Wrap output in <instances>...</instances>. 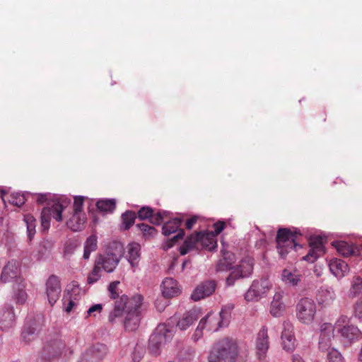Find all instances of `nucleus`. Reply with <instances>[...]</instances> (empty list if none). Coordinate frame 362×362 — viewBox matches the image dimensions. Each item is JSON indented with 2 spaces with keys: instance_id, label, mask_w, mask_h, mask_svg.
<instances>
[{
  "instance_id": "33",
  "label": "nucleus",
  "mask_w": 362,
  "mask_h": 362,
  "mask_svg": "<svg viewBox=\"0 0 362 362\" xmlns=\"http://www.w3.org/2000/svg\"><path fill=\"white\" fill-rule=\"evenodd\" d=\"M14 321L15 314L12 308L8 307L2 311L0 315V324L2 327L7 328L12 326Z\"/></svg>"
},
{
  "instance_id": "64",
  "label": "nucleus",
  "mask_w": 362,
  "mask_h": 362,
  "mask_svg": "<svg viewBox=\"0 0 362 362\" xmlns=\"http://www.w3.org/2000/svg\"><path fill=\"white\" fill-rule=\"evenodd\" d=\"M73 286H74V288H73V289H72V290H73V291H74V292H78V291H79V290H80L78 285H75V284H74Z\"/></svg>"
},
{
  "instance_id": "17",
  "label": "nucleus",
  "mask_w": 362,
  "mask_h": 362,
  "mask_svg": "<svg viewBox=\"0 0 362 362\" xmlns=\"http://www.w3.org/2000/svg\"><path fill=\"white\" fill-rule=\"evenodd\" d=\"M202 312L199 308H193L185 312L178 318L176 324L177 327L182 331L187 329L198 320Z\"/></svg>"
},
{
  "instance_id": "60",
  "label": "nucleus",
  "mask_w": 362,
  "mask_h": 362,
  "mask_svg": "<svg viewBox=\"0 0 362 362\" xmlns=\"http://www.w3.org/2000/svg\"><path fill=\"white\" fill-rule=\"evenodd\" d=\"M197 216H193V217L189 218L186 222L187 228L191 229L193 227V226L194 225V223L197 222Z\"/></svg>"
},
{
  "instance_id": "14",
  "label": "nucleus",
  "mask_w": 362,
  "mask_h": 362,
  "mask_svg": "<svg viewBox=\"0 0 362 362\" xmlns=\"http://www.w3.org/2000/svg\"><path fill=\"white\" fill-rule=\"evenodd\" d=\"M45 286L48 301L51 305H53L59 298L62 291L61 280L59 276L51 275L47 279Z\"/></svg>"
},
{
  "instance_id": "2",
  "label": "nucleus",
  "mask_w": 362,
  "mask_h": 362,
  "mask_svg": "<svg viewBox=\"0 0 362 362\" xmlns=\"http://www.w3.org/2000/svg\"><path fill=\"white\" fill-rule=\"evenodd\" d=\"M216 247V237L209 231L200 232L191 235L185 240L183 245L180 247V252L184 255L190 250L203 248L211 250Z\"/></svg>"
},
{
  "instance_id": "30",
  "label": "nucleus",
  "mask_w": 362,
  "mask_h": 362,
  "mask_svg": "<svg viewBox=\"0 0 362 362\" xmlns=\"http://www.w3.org/2000/svg\"><path fill=\"white\" fill-rule=\"evenodd\" d=\"M92 358L93 362H100L107 354V348L105 344H97L86 350Z\"/></svg>"
},
{
  "instance_id": "40",
  "label": "nucleus",
  "mask_w": 362,
  "mask_h": 362,
  "mask_svg": "<svg viewBox=\"0 0 362 362\" xmlns=\"http://www.w3.org/2000/svg\"><path fill=\"white\" fill-rule=\"evenodd\" d=\"M352 317L362 323V298H358L352 306Z\"/></svg>"
},
{
  "instance_id": "19",
  "label": "nucleus",
  "mask_w": 362,
  "mask_h": 362,
  "mask_svg": "<svg viewBox=\"0 0 362 362\" xmlns=\"http://www.w3.org/2000/svg\"><path fill=\"white\" fill-rule=\"evenodd\" d=\"M216 289V284L213 281H206L197 285L191 294V298L198 301L211 296Z\"/></svg>"
},
{
  "instance_id": "46",
  "label": "nucleus",
  "mask_w": 362,
  "mask_h": 362,
  "mask_svg": "<svg viewBox=\"0 0 362 362\" xmlns=\"http://www.w3.org/2000/svg\"><path fill=\"white\" fill-rule=\"evenodd\" d=\"M328 362H344L341 353L336 349H331L327 353Z\"/></svg>"
},
{
  "instance_id": "21",
  "label": "nucleus",
  "mask_w": 362,
  "mask_h": 362,
  "mask_svg": "<svg viewBox=\"0 0 362 362\" xmlns=\"http://www.w3.org/2000/svg\"><path fill=\"white\" fill-rule=\"evenodd\" d=\"M160 288L164 298H173L181 293V286L175 279L171 277L165 278L163 281Z\"/></svg>"
},
{
  "instance_id": "35",
  "label": "nucleus",
  "mask_w": 362,
  "mask_h": 362,
  "mask_svg": "<svg viewBox=\"0 0 362 362\" xmlns=\"http://www.w3.org/2000/svg\"><path fill=\"white\" fill-rule=\"evenodd\" d=\"M1 199L4 202L8 200L11 204L17 206H22L26 199L25 194L19 192L11 193L9 198H7L4 190H1Z\"/></svg>"
},
{
  "instance_id": "48",
  "label": "nucleus",
  "mask_w": 362,
  "mask_h": 362,
  "mask_svg": "<svg viewBox=\"0 0 362 362\" xmlns=\"http://www.w3.org/2000/svg\"><path fill=\"white\" fill-rule=\"evenodd\" d=\"M78 298L76 297L74 298H64V310L67 313H69L76 305H77Z\"/></svg>"
},
{
  "instance_id": "42",
  "label": "nucleus",
  "mask_w": 362,
  "mask_h": 362,
  "mask_svg": "<svg viewBox=\"0 0 362 362\" xmlns=\"http://www.w3.org/2000/svg\"><path fill=\"white\" fill-rule=\"evenodd\" d=\"M351 325L350 318L347 315H341L337 319L334 326L333 327L337 332H339L340 329L346 327V326H350Z\"/></svg>"
},
{
  "instance_id": "49",
  "label": "nucleus",
  "mask_w": 362,
  "mask_h": 362,
  "mask_svg": "<svg viewBox=\"0 0 362 362\" xmlns=\"http://www.w3.org/2000/svg\"><path fill=\"white\" fill-rule=\"evenodd\" d=\"M84 197L77 196L74 197L73 211L72 212H84L83 210Z\"/></svg>"
},
{
  "instance_id": "27",
  "label": "nucleus",
  "mask_w": 362,
  "mask_h": 362,
  "mask_svg": "<svg viewBox=\"0 0 362 362\" xmlns=\"http://www.w3.org/2000/svg\"><path fill=\"white\" fill-rule=\"evenodd\" d=\"M141 246L136 243H129L127 247L126 258L132 268L138 267L140 256Z\"/></svg>"
},
{
  "instance_id": "36",
  "label": "nucleus",
  "mask_w": 362,
  "mask_h": 362,
  "mask_svg": "<svg viewBox=\"0 0 362 362\" xmlns=\"http://www.w3.org/2000/svg\"><path fill=\"white\" fill-rule=\"evenodd\" d=\"M97 247V237L94 235L88 237L84 244L83 259H89L90 253L96 250Z\"/></svg>"
},
{
  "instance_id": "57",
  "label": "nucleus",
  "mask_w": 362,
  "mask_h": 362,
  "mask_svg": "<svg viewBox=\"0 0 362 362\" xmlns=\"http://www.w3.org/2000/svg\"><path fill=\"white\" fill-rule=\"evenodd\" d=\"M185 235V232L182 229H180L178 230V233L176 235H175L169 242L168 243V248L169 247H173V245H174V243L175 240H177V239H181L183 238Z\"/></svg>"
},
{
  "instance_id": "53",
  "label": "nucleus",
  "mask_w": 362,
  "mask_h": 362,
  "mask_svg": "<svg viewBox=\"0 0 362 362\" xmlns=\"http://www.w3.org/2000/svg\"><path fill=\"white\" fill-rule=\"evenodd\" d=\"M119 284V281H113V282L110 284V285L108 286V290H109V292L110 293V297L112 298L115 299L117 297H118V296H119V293H118V285Z\"/></svg>"
},
{
  "instance_id": "59",
  "label": "nucleus",
  "mask_w": 362,
  "mask_h": 362,
  "mask_svg": "<svg viewBox=\"0 0 362 362\" xmlns=\"http://www.w3.org/2000/svg\"><path fill=\"white\" fill-rule=\"evenodd\" d=\"M34 333V332L32 330V329H29V330H27V329H24L23 332H22V337L23 338L24 340L25 341H28L30 340V335H33Z\"/></svg>"
},
{
  "instance_id": "12",
  "label": "nucleus",
  "mask_w": 362,
  "mask_h": 362,
  "mask_svg": "<svg viewBox=\"0 0 362 362\" xmlns=\"http://www.w3.org/2000/svg\"><path fill=\"white\" fill-rule=\"evenodd\" d=\"M334 337V328L331 323L324 322L320 327V336L318 346L319 349L322 351L327 353L331 349H334L332 345V339Z\"/></svg>"
},
{
  "instance_id": "13",
  "label": "nucleus",
  "mask_w": 362,
  "mask_h": 362,
  "mask_svg": "<svg viewBox=\"0 0 362 362\" xmlns=\"http://www.w3.org/2000/svg\"><path fill=\"white\" fill-rule=\"evenodd\" d=\"M143 303V297L140 294H136L133 296L129 300L127 303V305L124 307L120 306L119 305L117 304L115 306V310L113 312L110 314L109 318L111 322L113 321L114 317L119 316L122 311L125 310L126 312L129 310L135 311L136 313H140L139 309L142 305Z\"/></svg>"
},
{
  "instance_id": "37",
  "label": "nucleus",
  "mask_w": 362,
  "mask_h": 362,
  "mask_svg": "<svg viewBox=\"0 0 362 362\" xmlns=\"http://www.w3.org/2000/svg\"><path fill=\"white\" fill-rule=\"evenodd\" d=\"M182 220L180 218H175L165 223L163 226V233L169 235L177 230L181 225Z\"/></svg>"
},
{
  "instance_id": "26",
  "label": "nucleus",
  "mask_w": 362,
  "mask_h": 362,
  "mask_svg": "<svg viewBox=\"0 0 362 362\" xmlns=\"http://www.w3.org/2000/svg\"><path fill=\"white\" fill-rule=\"evenodd\" d=\"M318 304L327 308L333 304L336 299V293L331 287L321 288L317 296Z\"/></svg>"
},
{
  "instance_id": "58",
  "label": "nucleus",
  "mask_w": 362,
  "mask_h": 362,
  "mask_svg": "<svg viewBox=\"0 0 362 362\" xmlns=\"http://www.w3.org/2000/svg\"><path fill=\"white\" fill-rule=\"evenodd\" d=\"M78 362H93L92 358L87 354V352L85 351L81 355L79 360Z\"/></svg>"
},
{
  "instance_id": "28",
  "label": "nucleus",
  "mask_w": 362,
  "mask_h": 362,
  "mask_svg": "<svg viewBox=\"0 0 362 362\" xmlns=\"http://www.w3.org/2000/svg\"><path fill=\"white\" fill-rule=\"evenodd\" d=\"M332 245L341 255L347 257L351 255H358V249L353 245L343 240H336L332 242Z\"/></svg>"
},
{
  "instance_id": "38",
  "label": "nucleus",
  "mask_w": 362,
  "mask_h": 362,
  "mask_svg": "<svg viewBox=\"0 0 362 362\" xmlns=\"http://www.w3.org/2000/svg\"><path fill=\"white\" fill-rule=\"evenodd\" d=\"M116 202L114 199H100L97 202V208L104 212H112L115 209Z\"/></svg>"
},
{
  "instance_id": "56",
  "label": "nucleus",
  "mask_w": 362,
  "mask_h": 362,
  "mask_svg": "<svg viewBox=\"0 0 362 362\" xmlns=\"http://www.w3.org/2000/svg\"><path fill=\"white\" fill-rule=\"evenodd\" d=\"M166 305L167 301L162 298H158L155 302V306L159 312L163 311Z\"/></svg>"
},
{
  "instance_id": "20",
  "label": "nucleus",
  "mask_w": 362,
  "mask_h": 362,
  "mask_svg": "<svg viewBox=\"0 0 362 362\" xmlns=\"http://www.w3.org/2000/svg\"><path fill=\"white\" fill-rule=\"evenodd\" d=\"M337 332L340 334L344 343L349 346L358 341L361 337V330L354 325L343 327Z\"/></svg>"
},
{
  "instance_id": "45",
  "label": "nucleus",
  "mask_w": 362,
  "mask_h": 362,
  "mask_svg": "<svg viewBox=\"0 0 362 362\" xmlns=\"http://www.w3.org/2000/svg\"><path fill=\"white\" fill-rule=\"evenodd\" d=\"M145 354V348L143 345L137 344L132 355L133 362H139Z\"/></svg>"
},
{
  "instance_id": "3",
  "label": "nucleus",
  "mask_w": 362,
  "mask_h": 362,
  "mask_svg": "<svg viewBox=\"0 0 362 362\" xmlns=\"http://www.w3.org/2000/svg\"><path fill=\"white\" fill-rule=\"evenodd\" d=\"M232 308L230 306H224L218 314L209 312L201 318L199 325H202L206 332H217L220 328L227 327L229 325Z\"/></svg>"
},
{
  "instance_id": "32",
  "label": "nucleus",
  "mask_w": 362,
  "mask_h": 362,
  "mask_svg": "<svg viewBox=\"0 0 362 362\" xmlns=\"http://www.w3.org/2000/svg\"><path fill=\"white\" fill-rule=\"evenodd\" d=\"M127 313V315L124 320V327L127 330L134 331L136 330L140 322V313L135 311L129 310Z\"/></svg>"
},
{
  "instance_id": "11",
  "label": "nucleus",
  "mask_w": 362,
  "mask_h": 362,
  "mask_svg": "<svg viewBox=\"0 0 362 362\" xmlns=\"http://www.w3.org/2000/svg\"><path fill=\"white\" fill-rule=\"evenodd\" d=\"M255 354L258 360L265 361L269 348L268 329L266 326H263L258 332L255 339Z\"/></svg>"
},
{
  "instance_id": "62",
  "label": "nucleus",
  "mask_w": 362,
  "mask_h": 362,
  "mask_svg": "<svg viewBox=\"0 0 362 362\" xmlns=\"http://www.w3.org/2000/svg\"><path fill=\"white\" fill-rule=\"evenodd\" d=\"M358 361L359 362H362V342H361V348H360V350H359V352L358 354Z\"/></svg>"
},
{
  "instance_id": "31",
  "label": "nucleus",
  "mask_w": 362,
  "mask_h": 362,
  "mask_svg": "<svg viewBox=\"0 0 362 362\" xmlns=\"http://www.w3.org/2000/svg\"><path fill=\"white\" fill-rule=\"evenodd\" d=\"M361 294H362V278L359 276H354L351 280L347 296L350 299H354Z\"/></svg>"
},
{
  "instance_id": "24",
  "label": "nucleus",
  "mask_w": 362,
  "mask_h": 362,
  "mask_svg": "<svg viewBox=\"0 0 362 362\" xmlns=\"http://www.w3.org/2000/svg\"><path fill=\"white\" fill-rule=\"evenodd\" d=\"M167 215L168 212L166 211H158L153 214L152 209L148 206L142 207L138 212V216L140 219L150 218L151 223L154 225L160 224Z\"/></svg>"
},
{
  "instance_id": "63",
  "label": "nucleus",
  "mask_w": 362,
  "mask_h": 362,
  "mask_svg": "<svg viewBox=\"0 0 362 362\" xmlns=\"http://www.w3.org/2000/svg\"><path fill=\"white\" fill-rule=\"evenodd\" d=\"M314 272L315 273V274L317 276H320L322 275V271L321 269H318L317 268V266L315 267V269L314 270Z\"/></svg>"
},
{
  "instance_id": "9",
  "label": "nucleus",
  "mask_w": 362,
  "mask_h": 362,
  "mask_svg": "<svg viewBox=\"0 0 362 362\" xmlns=\"http://www.w3.org/2000/svg\"><path fill=\"white\" fill-rule=\"evenodd\" d=\"M272 288V283L268 279H261L254 281L250 288L245 294L247 301L257 300L264 297Z\"/></svg>"
},
{
  "instance_id": "1",
  "label": "nucleus",
  "mask_w": 362,
  "mask_h": 362,
  "mask_svg": "<svg viewBox=\"0 0 362 362\" xmlns=\"http://www.w3.org/2000/svg\"><path fill=\"white\" fill-rule=\"evenodd\" d=\"M238 355L236 342L232 339L223 338L213 345L208 356V362H235Z\"/></svg>"
},
{
  "instance_id": "43",
  "label": "nucleus",
  "mask_w": 362,
  "mask_h": 362,
  "mask_svg": "<svg viewBox=\"0 0 362 362\" xmlns=\"http://www.w3.org/2000/svg\"><path fill=\"white\" fill-rule=\"evenodd\" d=\"M122 220L123 223L124 224V228L128 229L130 226H132L136 218V214L134 212L128 211L122 214Z\"/></svg>"
},
{
  "instance_id": "25",
  "label": "nucleus",
  "mask_w": 362,
  "mask_h": 362,
  "mask_svg": "<svg viewBox=\"0 0 362 362\" xmlns=\"http://www.w3.org/2000/svg\"><path fill=\"white\" fill-rule=\"evenodd\" d=\"M19 262L16 259H11L7 262L2 269L1 281L4 283L15 279L18 274Z\"/></svg>"
},
{
  "instance_id": "39",
  "label": "nucleus",
  "mask_w": 362,
  "mask_h": 362,
  "mask_svg": "<svg viewBox=\"0 0 362 362\" xmlns=\"http://www.w3.org/2000/svg\"><path fill=\"white\" fill-rule=\"evenodd\" d=\"M24 221L27 226L28 236L30 240H32L35 233L36 220L33 216L30 214L25 215Z\"/></svg>"
},
{
  "instance_id": "7",
  "label": "nucleus",
  "mask_w": 362,
  "mask_h": 362,
  "mask_svg": "<svg viewBox=\"0 0 362 362\" xmlns=\"http://www.w3.org/2000/svg\"><path fill=\"white\" fill-rule=\"evenodd\" d=\"M174 335L173 327L165 324L159 325L149 339V348L153 354H157L161 346L172 339Z\"/></svg>"
},
{
  "instance_id": "61",
  "label": "nucleus",
  "mask_w": 362,
  "mask_h": 362,
  "mask_svg": "<svg viewBox=\"0 0 362 362\" xmlns=\"http://www.w3.org/2000/svg\"><path fill=\"white\" fill-rule=\"evenodd\" d=\"M293 362H304L302 357L298 354H295L293 356Z\"/></svg>"
},
{
  "instance_id": "8",
  "label": "nucleus",
  "mask_w": 362,
  "mask_h": 362,
  "mask_svg": "<svg viewBox=\"0 0 362 362\" xmlns=\"http://www.w3.org/2000/svg\"><path fill=\"white\" fill-rule=\"evenodd\" d=\"M276 248L281 258L293 249L297 250L300 245L296 243V235L288 229H279L276 236Z\"/></svg>"
},
{
  "instance_id": "23",
  "label": "nucleus",
  "mask_w": 362,
  "mask_h": 362,
  "mask_svg": "<svg viewBox=\"0 0 362 362\" xmlns=\"http://www.w3.org/2000/svg\"><path fill=\"white\" fill-rule=\"evenodd\" d=\"M86 216L85 212H72L66 218L67 227L73 231H80L85 227Z\"/></svg>"
},
{
  "instance_id": "51",
  "label": "nucleus",
  "mask_w": 362,
  "mask_h": 362,
  "mask_svg": "<svg viewBox=\"0 0 362 362\" xmlns=\"http://www.w3.org/2000/svg\"><path fill=\"white\" fill-rule=\"evenodd\" d=\"M103 310V305L101 303L95 304L90 306L87 310L86 317L94 316L95 317L98 313H100Z\"/></svg>"
},
{
  "instance_id": "54",
  "label": "nucleus",
  "mask_w": 362,
  "mask_h": 362,
  "mask_svg": "<svg viewBox=\"0 0 362 362\" xmlns=\"http://www.w3.org/2000/svg\"><path fill=\"white\" fill-rule=\"evenodd\" d=\"M76 245L73 243H66L64 247L63 254L65 257L70 256L76 249Z\"/></svg>"
},
{
  "instance_id": "47",
  "label": "nucleus",
  "mask_w": 362,
  "mask_h": 362,
  "mask_svg": "<svg viewBox=\"0 0 362 362\" xmlns=\"http://www.w3.org/2000/svg\"><path fill=\"white\" fill-rule=\"evenodd\" d=\"M138 227L142 231L143 235L146 238L152 237L155 235L156 233V230L153 227L146 225L145 223L139 224Z\"/></svg>"
},
{
  "instance_id": "29",
  "label": "nucleus",
  "mask_w": 362,
  "mask_h": 362,
  "mask_svg": "<svg viewBox=\"0 0 362 362\" xmlns=\"http://www.w3.org/2000/svg\"><path fill=\"white\" fill-rule=\"evenodd\" d=\"M325 253V247L322 242H311L308 254L303 259L309 262H314L319 257Z\"/></svg>"
},
{
  "instance_id": "22",
  "label": "nucleus",
  "mask_w": 362,
  "mask_h": 362,
  "mask_svg": "<svg viewBox=\"0 0 362 362\" xmlns=\"http://www.w3.org/2000/svg\"><path fill=\"white\" fill-rule=\"evenodd\" d=\"M330 272L338 279H341L350 271L349 264L342 259H332L328 264Z\"/></svg>"
},
{
  "instance_id": "15",
  "label": "nucleus",
  "mask_w": 362,
  "mask_h": 362,
  "mask_svg": "<svg viewBox=\"0 0 362 362\" xmlns=\"http://www.w3.org/2000/svg\"><path fill=\"white\" fill-rule=\"evenodd\" d=\"M285 291L278 289L275 291L270 303L269 313L274 317H281L286 311V304L284 301Z\"/></svg>"
},
{
  "instance_id": "16",
  "label": "nucleus",
  "mask_w": 362,
  "mask_h": 362,
  "mask_svg": "<svg viewBox=\"0 0 362 362\" xmlns=\"http://www.w3.org/2000/svg\"><path fill=\"white\" fill-rule=\"evenodd\" d=\"M281 344L283 349L288 352H291L296 347V338L294 335L293 326L289 322L283 323V330L281 332Z\"/></svg>"
},
{
  "instance_id": "18",
  "label": "nucleus",
  "mask_w": 362,
  "mask_h": 362,
  "mask_svg": "<svg viewBox=\"0 0 362 362\" xmlns=\"http://www.w3.org/2000/svg\"><path fill=\"white\" fill-rule=\"evenodd\" d=\"M280 279L285 286L293 288L298 286L300 284L302 275L297 269L288 267L282 270Z\"/></svg>"
},
{
  "instance_id": "41",
  "label": "nucleus",
  "mask_w": 362,
  "mask_h": 362,
  "mask_svg": "<svg viewBox=\"0 0 362 362\" xmlns=\"http://www.w3.org/2000/svg\"><path fill=\"white\" fill-rule=\"evenodd\" d=\"M227 259L232 261L234 259V255L230 253H227L226 256L224 257L223 259H221L217 265V269L218 271L230 270L233 269L232 262H228Z\"/></svg>"
},
{
  "instance_id": "34",
  "label": "nucleus",
  "mask_w": 362,
  "mask_h": 362,
  "mask_svg": "<svg viewBox=\"0 0 362 362\" xmlns=\"http://www.w3.org/2000/svg\"><path fill=\"white\" fill-rule=\"evenodd\" d=\"M13 298L18 304H23L26 301L27 293L25 291V285L22 283V281L14 286Z\"/></svg>"
},
{
  "instance_id": "10",
  "label": "nucleus",
  "mask_w": 362,
  "mask_h": 362,
  "mask_svg": "<svg viewBox=\"0 0 362 362\" xmlns=\"http://www.w3.org/2000/svg\"><path fill=\"white\" fill-rule=\"evenodd\" d=\"M253 265L254 262L251 257H246L243 258L227 278V285H233L235 280L238 277L250 276L253 271Z\"/></svg>"
},
{
  "instance_id": "6",
  "label": "nucleus",
  "mask_w": 362,
  "mask_h": 362,
  "mask_svg": "<svg viewBox=\"0 0 362 362\" xmlns=\"http://www.w3.org/2000/svg\"><path fill=\"white\" fill-rule=\"evenodd\" d=\"M68 202L65 198L61 197L54 202L51 207H45L41 213V225L44 230H48L51 218L59 222L62 220V213L66 207Z\"/></svg>"
},
{
  "instance_id": "5",
  "label": "nucleus",
  "mask_w": 362,
  "mask_h": 362,
  "mask_svg": "<svg viewBox=\"0 0 362 362\" xmlns=\"http://www.w3.org/2000/svg\"><path fill=\"white\" fill-rule=\"evenodd\" d=\"M317 305L315 300L308 297H303L296 305V317L305 325H312L317 316Z\"/></svg>"
},
{
  "instance_id": "52",
  "label": "nucleus",
  "mask_w": 362,
  "mask_h": 362,
  "mask_svg": "<svg viewBox=\"0 0 362 362\" xmlns=\"http://www.w3.org/2000/svg\"><path fill=\"white\" fill-rule=\"evenodd\" d=\"M205 330L204 329V328L202 327V325H199L198 324L197 327H196L194 333L192 334V340L194 341V342H197L199 340H200L203 336H204V332Z\"/></svg>"
},
{
  "instance_id": "55",
  "label": "nucleus",
  "mask_w": 362,
  "mask_h": 362,
  "mask_svg": "<svg viewBox=\"0 0 362 362\" xmlns=\"http://www.w3.org/2000/svg\"><path fill=\"white\" fill-rule=\"evenodd\" d=\"M225 227V223L222 221H218L214 224V231H209L210 233H212L215 237H216L217 235H218L224 228Z\"/></svg>"
},
{
  "instance_id": "50",
  "label": "nucleus",
  "mask_w": 362,
  "mask_h": 362,
  "mask_svg": "<svg viewBox=\"0 0 362 362\" xmlns=\"http://www.w3.org/2000/svg\"><path fill=\"white\" fill-rule=\"evenodd\" d=\"M57 349H59L58 354L59 355H64V356H68L72 354L73 351L66 346L65 344L60 341L57 344Z\"/></svg>"
},
{
  "instance_id": "44",
  "label": "nucleus",
  "mask_w": 362,
  "mask_h": 362,
  "mask_svg": "<svg viewBox=\"0 0 362 362\" xmlns=\"http://www.w3.org/2000/svg\"><path fill=\"white\" fill-rule=\"evenodd\" d=\"M101 269L98 267L96 263L88 276V283L90 284H94L98 281L101 277Z\"/></svg>"
},
{
  "instance_id": "4",
  "label": "nucleus",
  "mask_w": 362,
  "mask_h": 362,
  "mask_svg": "<svg viewBox=\"0 0 362 362\" xmlns=\"http://www.w3.org/2000/svg\"><path fill=\"white\" fill-rule=\"evenodd\" d=\"M123 255L122 245L115 243L103 254L98 255L95 263L107 273L112 272L117 267Z\"/></svg>"
}]
</instances>
